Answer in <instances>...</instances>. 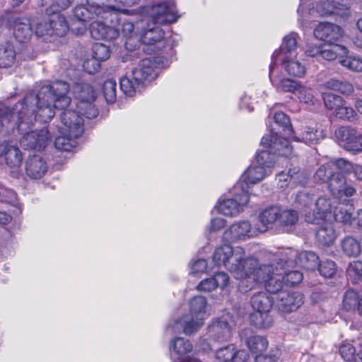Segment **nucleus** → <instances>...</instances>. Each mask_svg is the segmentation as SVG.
<instances>
[{
	"label": "nucleus",
	"mask_w": 362,
	"mask_h": 362,
	"mask_svg": "<svg viewBox=\"0 0 362 362\" xmlns=\"http://www.w3.org/2000/svg\"><path fill=\"white\" fill-rule=\"evenodd\" d=\"M69 85L63 81H55L33 90L10 109L0 108V134H23L24 127H29L35 121L47 122L54 116V110L64 109L71 103L67 95Z\"/></svg>",
	"instance_id": "nucleus-1"
},
{
	"label": "nucleus",
	"mask_w": 362,
	"mask_h": 362,
	"mask_svg": "<svg viewBox=\"0 0 362 362\" xmlns=\"http://www.w3.org/2000/svg\"><path fill=\"white\" fill-rule=\"evenodd\" d=\"M120 8L115 5H100V2L86 0V3L76 5L73 9L74 18L71 21L70 28L76 34H83L87 28V23L95 18H100L106 21H113L114 11H120Z\"/></svg>",
	"instance_id": "nucleus-2"
},
{
	"label": "nucleus",
	"mask_w": 362,
	"mask_h": 362,
	"mask_svg": "<svg viewBox=\"0 0 362 362\" xmlns=\"http://www.w3.org/2000/svg\"><path fill=\"white\" fill-rule=\"evenodd\" d=\"M154 78V63L150 58H145L120 78V89L127 96L133 97L146 81Z\"/></svg>",
	"instance_id": "nucleus-3"
},
{
	"label": "nucleus",
	"mask_w": 362,
	"mask_h": 362,
	"mask_svg": "<svg viewBox=\"0 0 362 362\" xmlns=\"http://www.w3.org/2000/svg\"><path fill=\"white\" fill-rule=\"evenodd\" d=\"M206 300L203 296H196L189 303L190 313L175 322L171 327L173 333L182 331L186 335L197 332L203 325L206 314Z\"/></svg>",
	"instance_id": "nucleus-4"
},
{
	"label": "nucleus",
	"mask_w": 362,
	"mask_h": 362,
	"mask_svg": "<svg viewBox=\"0 0 362 362\" xmlns=\"http://www.w3.org/2000/svg\"><path fill=\"white\" fill-rule=\"evenodd\" d=\"M261 144L268 149L257 153L256 163L271 173V168L274 166L276 154L284 157H289L292 155V147L288 141L285 138L278 136L277 132L275 136H264Z\"/></svg>",
	"instance_id": "nucleus-5"
},
{
	"label": "nucleus",
	"mask_w": 362,
	"mask_h": 362,
	"mask_svg": "<svg viewBox=\"0 0 362 362\" xmlns=\"http://www.w3.org/2000/svg\"><path fill=\"white\" fill-rule=\"evenodd\" d=\"M74 93L78 99L76 108L78 112L83 114L86 119L95 118L98 115V110L93 103L95 99V93L89 84H76L74 87Z\"/></svg>",
	"instance_id": "nucleus-6"
},
{
	"label": "nucleus",
	"mask_w": 362,
	"mask_h": 362,
	"mask_svg": "<svg viewBox=\"0 0 362 362\" xmlns=\"http://www.w3.org/2000/svg\"><path fill=\"white\" fill-rule=\"evenodd\" d=\"M11 21L13 23V36L16 40L24 47L22 50L25 59H33L36 55L33 53V48L28 45L32 36L33 28L30 20L26 18L12 16Z\"/></svg>",
	"instance_id": "nucleus-7"
},
{
	"label": "nucleus",
	"mask_w": 362,
	"mask_h": 362,
	"mask_svg": "<svg viewBox=\"0 0 362 362\" xmlns=\"http://www.w3.org/2000/svg\"><path fill=\"white\" fill-rule=\"evenodd\" d=\"M142 12L148 15L154 24L165 25L177 21L174 3L165 1L155 3L142 8Z\"/></svg>",
	"instance_id": "nucleus-8"
},
{
	"label": "nucleus",
	"mask_w": 362,
	"mask_h": 362,
	"mask_svg": "<svg viewBox=\"0 0 362 362\" xmlns=\"http://www.w3.org/2000/svg\"><path fill=\"white\" fill-rule=\"evenodd\" d=\"M234 198L220 202L216 206L218 213L226 216H235L249 202V195L242 183L234 186Z\"/></svg>",
	"instance_id": "nucleus-9"
},
{
	"label": "nucleus",
	"mask_w": 362,
	"mask_h": 362,
	"mask_svg": "<svg viewBox=\"0 0 362 362\" xmlns=\"http://www.w3.org/2000/svg\"><path fill=\"white\" fill-rule=\"evenodd\" d=\"M338 144L346 151L354 153L362 152V134L351 126H341L334 133Z\"/></svg>",
	"instance_id": "nucleus-10"
},
{
	"label": "nucleus",
	"mask_w": 362,
	"mask_h": 362,
	"mask_svg": "<svg viewBox=\"0 0 362 362\" xmlns=\"http://www.w3.org/2000/svg\"><path fill=\"white\" fill-rule=\"evenodd\" d=\"M279 260L288 267L298 265L308 270L314 271L317 265V255L313 252H298L293 249H286L281 253Z\"/></svg>",
	"instance_id": "nucleus-11"
},
{
	"label": "nucleus",
	"mask_w": 362,
	"mask_h": 362,
	"mask_svg": "<svg viewBox=\"0 0 362 362\" xmlns=\"http://www.w3.org/2000/svg\"><path fill=\"white\" fill-rule=\"evenodd\" d=\"M84 117L78 112V109L65 110L60 115L62 125L59 127V133L66 134L71 136H81L84 130Z\"/></svg>",
	"instance_id": "nucleus-12"
},
{
	"label": "nucleus",
	"mask_w": 362,
	"mask_h": 362,
	"mask_svg": "<svg viewBox=\"0 0 362 362\" xmlns=\"http://www.w3.org/2000/svg\"><path fill=\"white\" fill-rule=\"evenodd\" d=\"M333 164L322 165L318 168V182L325 183L333 197L339 194L341 188L346 184V177L337 171H333Z\"/></svg>",
	"instance_id": "nucleus-13"
},
{
	"label": "nucleus",
	"mask_w": 362,
	"mask_h": 362,
	"mask_svg": "<svg viewBox=\"0 0 362 362\" xmlns=\"http://www.w3.org/2000/svg\"><path fill=\"white\" fill-rule=\"evenodd\" d=\"M140 40L144 45V52H156L161 50L165 47L164 31L159 26L152 28L144 27L141 29Z\"/></svg>",
	"instance_id": "nucleus-14"
},
{
	"label": "nucleus",
	"mask_w": 362,
	"mask_h": 362,
	"mask_svg": "<svg viewBox=\"0 0 362 362\" xmlns=\"http://www.w3.org/2000/svg\"><path fill=\"white\" fill-rule=\"evenodd\" d=\"M277 261H279V259L276 260V263L260 264L257 258L254 257H247L245 260L247 270L245 278L252 276L254 281L264 284L274 274L276 267H279L276 264Z\"/></svg>",
	"instance_id": "nucleus-15"
},
{
	"label": "nucleus",
	"mask_w": 362,
	"mask_h": 362,
	"mask_svg": "<svg viewBox=\"0 0 362 362\" xmlns=\"http://www.w3.org/2000/svg\"><path fill=\"white\" fill-rule=\"evenodd\" d=\"M298 37V33L294 32L289 33L284 37L282 44L279 49L273 53L272 57V63L269 65V78L273 84L274 83V81L272 77V72L276 61L283 58L291 59V57H297L298 49L297 42Z\"/></svg>",
	"instance_id": "nucleus-16"
},
{
	"label": "nucleus",
	"mask_w": 362,
	"mask_h": 362,
	"mask_svg": "<svg viewBox=\"0 0 362 362\" xmlns=\"http://www.w3.org/2000/svg\"><path fill=\"white\" fill-rule=\"evenodd\" d=\"M259 233L257 228L252 227L249 221H242L233 223L226 230L223 234V240L226 243H233L255 237Z\"/></svg>",
	"instance_id": "nucleus-17"
},
{
	"label": "nucleus",
	"mask_w": 362,
	"mask_h": 362,
	"mask_svg": "<svg viewBox=\"0 0 362 362\" xmlns=\"http://www.w3.org/2000/svg\"><path fill=\"white\" fill-rule=\"evenodd\" d=\"M301 3L298 9L299 16L298 21L302 28L305 32H309L313 28V34L316 37L315 32L317 25H315L317 18V8L315 0H300Z\"/></svg>",
	"instance_id": "nucleus-18"
},
{
	"label": "nucleus",
	"mask_w": 362,
	"mask_h": 362,
	"mask_svg": "<svg viewBox=\"0 0 362 362\" xmlns=\"http://www.w3.org/2000/svg\"><path fill=\"white\" fill-rule=\"evenodd\" d=\"M50 139L49 131L43 128L39 131H32L24 134L20 139V144L25 149L40 151L45 148Z\"/></svg>",
	"instance_id": "nucleus-19"
},
{
	"label": "nucleus",
	"mask_w": 362,
	"mask_h": 362,
	"mask_svg": "<svg viewBox=\"0 0 362 362\" xmlns=\"http://www.w3.org/2000/svg\"><path fill=\"white\" fill-rule=\"evenodd\" d=\"M245 250L243 248L233 247L224 267L235 274L236 279L245 278L247 268L245 267Z\"/></svg>",
	"instance_id": "nucleus-20"
},
{
	"label": "nucleus",
	"mask_w": 362,
	"mask_h": 362,
	"mask_svg": "<svg viewBox=\"0 0 362 362\" xmlns=\"http://www.w3.org/2000/svg\"><path fill=\"white\" fill-rule=\"evenodd\" d=\"M240 337L252 354H262L268 347V341L266 337L256 334L250 329H243Z\"/></svg>",
	"instance_id": "nucleus-21"
},
{
	"label": "nucleus",
	"mask_w": 362,
	"mask_h": 362,
	"mask_svg": "<svg viewBox=\"0 0 362 362\" xmlns=\"http://www.w3.org/2000/svg\"><path fill=\"white\" fill-rule=\"evenodd\" d=\"M0 156H4L6 165L13 169L14 176H17L22 162V155L18 148L6 141L0 143Z\"/></svg>",
	"instance_id": "nucleus-22"
},
{
	"label": "nucleus",
	"mask_w": 362,
	"mask_h": 362,
	"mask_svg": "<svg viewBox=\"0 0 362 362\" xmlns=\"http://www.w3.org/2000/svg\"><path fill=\"white\" fill-rule=\"evenodd\" d=\"M303 295L298 292L281 291L278 293L277 304L282 312L296 310L303 304Z\"/></svg>",
	"instance_id": "nucleus-23"
},
{
	"label": "nucleus",
	"mask_w": 362,
	"mask_h": 362,
	"mask_svg": "<svg viewBox=\"0 0 362 362\" xmlns=\"http://www.w3.org/2000/svg\"><path fill=\"white\" fill-rule=\"evenodd\" d=\"M100 18H95L90 25V33L95 40H113L119 35V30L113 26H108L105 22H102Z\"/></svg>",
	"instance_id": "nucleus-24"
},
{
	"label": "nucleus",
	"mask_w": 362,
	"mask_h": 362,
	"mask_svg": "<svg viewBox=\"0 0 362 362\" xmlns=\"http://www.w3.org/2000/svg\"><path fill=\"white\" fill-rule=\"evenodd\" d=\"M269 173V170L255 163L247 168L242 175L240 180L237 183H242L248 194L250 185H254L260 182Z\"/></svg>",
	"instance_id": "nucleus-25"
},
{
	"label": "nucleus",
	"mask_w": 362,
	"mask_h": 362,
	"mask_svg": "<svg viewBox=\"0 0 362 362\" xmlns=\"http://www.w3.org/2000/svg\"><path fill=\"white\" fill-rule=\"evenodd\" d=\"M342 35L343 30L337 25L327 22L318 23V40L321 43H338Z\"/></svg>",
	"instance_id": "nucleus-26"
},
{
	"label": "nucleus",
	"mask_w": 362,
	"mask_h": 362,
	"mask_svg": "<svg viewBox=\"0 0 362 362\" xmlns=\"http://www.w3.org/2000/svg\"><path fill=\"white\" fill-rule=\"evenodd\" d=\"M248 354L243 350H237L233 344L219 348L216 351L218 362H245Z\"/></svg>",
	"instance_id": "nucleus-27"
},
{
	"label": "nucleus",
	"mask_w": 362,
	"mask_h": 362,
	"mask_svg": "<svg viewBox=\"0 0 362 362\" xmlns=\"http://www.w3.org/2000/svg\"><path fill=\"white\" fill-rule=\"evenodd\" d=\"M296 202L301 205L303 208V213L305 214V221L310 223H315L317 220V215L315 210L307 211V209H312L313 206H317V199L315 198L314 194H310L306 191H302L297 194L296 197Z\"/></svg>",
	"instance_id": "nucleus-28"
},
{
	"label": "nucleus",
	"mask_w": 362,
	"mask_h": 362,
	"mask_svg": "<svg viewBox=\"0 0 362 362\" xmlns=\"http://www.w3.org/2000/svg\"><path fill=\"white\" fill-rule=\"evenodd\" d=\"M281 215V209L276 206H272L262 211L259 216V224L257 226L259 233H264L272 228L278 221Z\"/></svg>",
	"instance_id": "nucleus-29"
},
{
	"label": "nucleus",
	"mask_w": 362,
	"mask_h": 362,
	"mask_svg": "<svg viewBox=\"0 0 362 362\" xmlns=\"http://www.w3.org/2000/svg\"><path fill=\"white\" fill-rule=\"evenodd\" d=\"M47 166L43 158L38 155L30 156L25 163L27 175L31 179H40L47 172Z\"/></svg>",
	"instance_id": "nucleus-30"
},
{
	"label": "nucleus",
	"mask_w": 362,
	"mask_h": 362,
	"mask_svg": "<svg viewBox=\"0 0 362 362\" xmlns=\"http://www.w3.org/2000/svg\"><path fill=\"white\" fill-rule=\"evenodd\" d=\"M209 334L214 340L221 342L230 338L232 330L227 321L217 319L209 326Z\"/></svg>",
	"instance_id": "nucleus-31"
},
{
	"label": "nucleus",
	"mask_w": 362,
	"mask_h": 362,
	"mask_svg": "<svg viewBox=\"0 0 362 362\" xmlns=\"http://www.w3.org/2000/svg\"><path fill=\"white\" fill-rule=\"evenodd\" d=\"M193 349V346L189 341L183 337H175L170 342L171 359L173 362L182 360Z\"/></svg>",
	"instance_id": "nucleus-32"
},
{
	"label": "nucleus",
	"mask_w": 362,
	"mask_h": 362,
	"mask_svg": "<svg viewBox=\"0 0 362 362\" xmlns=\"http://www.w3.org/2000/svg\"><path fill=\"white\" fill-rule=\"evenodd\" d=\"M337 233L332 222H318V247H329L334 244Z\"/></svg>",
	"instance_id": "nucleus-33"
},
{
	"label": "nucleus",
	"mask_w": 362,
	"mask_h": 362,
	"mask_svg": "<svg viewBox=\"0 0 362 362\" xmlns=\"http://www.w3.org/2000/svg\"><path fill=\"white\" fill-rule=\"evenodd\" d=\"M276 264L279 266L276 267V271L264 283V286L267 292L269 293H279L281 291L284 286L283 273L285 267H287L284 264V262L279 259Z\"/></svg>",
	"instance_id": "nucleus-34"
},
{
	"label": "nucleus",
	"mask_w": 362,
	"mask_h": 362,
	"mask_svg": "<svg viewBox=\"0 0 362 362\" xmlns=\"http://www.w3.org/2000/svg\"><path fill=\"white\" fill-rule=\"evenodd\" d=\"M347 52V49L339 43H319L318 55L327 61H332L341 54Z\"/></svg>",
	"instance_id": "nucleus-35"
},
{
	"label": "nucleus",
	"mask_w": 362,
	"mask_h": 362,
	"mask_svg": "<svg viewBox=\"0 0 362 362\" xmlns=\"http://www.w3.org/2000/svg\"><path fill=\"white\" fill-rule=\"evenodd\" d=\"M273 303V298L266 291L257 292L250 298L251 306L255 311L269 312Z\"/></svg>",
	"instance_id": "nucleus-36"
},
{
	"label": "nucleus",
	"mask_w": 362,
	"mask_h": 362,
	"mask_svg": "<svg viewBox=\"0 0 362 362\" xmlns=\"http://www.w3.org/2000/svg\"><path fill=\"white\" fill-rule=\"evenodd\" d=\"M284 71L291 76L301 77L304 75L305 66L297 59V57H291V59H279Z\"/></svg>",
	"instance_id": "nucleus-37"
},
{
	"label": "nucleus",
	"mask_w": 362,
	"mask_h": 362,
	"mask_svg": "<svg viewBox=\"0 0 362 362\" xmlns=\"http://www.w3.org/2000/svg\"><path fill=\"white\" fill-rule=\"evenodd\" d=\"M16 58L13 45L9 42L0 45V67L11 66Z\"/></svg>",
	"instance_id": "nucleus-38"
},
{
	"label": "nucleus",
	"mask_w": 362,
	"mask_h": 362,
	"mask_svg": "<svg viewBox=\"0 0 362 362\" xmlns=\"http://www.w3.org/2000/svg\"><path fill=\"white\" fill-rule=\"evenodd\" d=\"M48 21L52 25V35L62 37L66 35L69 25L63 16L57 13L49 16Z\"/></svg>",
	"instance_id": "nucleus-39"
},
{
	"label": "nucleus",
	"mask_w": 362,
	"mask_h": 362,
	"mask_svg": "<svg viewBox=\"0 0 362 362\" xmlns=\"http://www.w3.org/2000/svg\"><path fill=\"white\" fill-rule=\"evenodd\" d=\"M341 245L344 254L347 257H357L361 252V243L352 236H346Z\"/></svg>",
	"instance_id": "nucleus-40"
},
{
	"label": "nucleus",
	"mask_w": 362,
	"mask_h": 362,
	"mask_svg": "<svg viewBox=\"0 0 362 362\" xmlns=\"http://www.w3.org/2000/svg\"><path fill=\"white\" fill-rule=\"evenodd\" d=\"M327 88L340 93L341 94L349 96L354 91L353 85L346 81H339L331 78L325 83Z\"/></svg>",
	"instance_id": "nucleus-41"
},
{
	"label": "nucleus",
	"mask_w": 362,
	"mask_h": 362,
	"mask_svg": "<svg viewBox=\"0 0 362 362\" xmlns=\"http://www.w3.org/2000/svg\"><path fill=\"white\" fill-rule=\"evenodd\" d=\"M269 312L255 311L250 315L251 324L258 329H267L270 327L273 322Z\"/></svg>",
	"instance_id": "nucleus-42"
},
{
	"label": "nucleus",
	"mask_w": 362,
	"mask_h": 362,
	"mask_svg": "<svg viewBox=\"0 0 362 362\" xmlns=\"http://www.w3.org/2000/svg\"><path fill=\"white\" fill-rule=\"evenodd\" d=\"M362 297L353 288H348L344 293L342 299V308L344 310L355 311Z\"/></svg>",
	"instance_id": "nucleus-43"
},
{
	"label": "nucleus",
	"mask_w": 362,
	"mask_h": 362,
	"mask_svg": "<svg viewBox=\"0 0 362 362\" xmlns=\"http://www.w3.org/2000/svg\"><path fill=\"white\" fill-rule=\"evenodd\" d=\"M333 164L332 170L333 171H337L345 176V175H350L354 170V165L342 158H337L335 160H329L325 163H321L322 165H329Z\"/></svg>",
	"instance_id": "nucleus-44"
},
{
	"label": "nucleus",
	"mask_w": 362,
	"mask_h": 362,
	"mask_svg": "<svg viewBox=\"0 0 362 362\" xmlns=\"http://www.w3.org/2000/svg\"><path fill=\"white\" fill-rule=\"evenodd\" d=\"M78 137L60 133V135L55 139L54 146L59 151H69L76 146V139Z\"/></svg>",
	"instance_id": "nucleus-45"
},
{
	"label": "nucleus",
	"mask_w": 362,
	"mask_h": 362,
	"mask_svg": "<svg viewBox=\"0 0 362 362\" xmlns=\"http://www.w3.org/2000/svg\"><path fill=\"white\" fill-rule=\"evenodd\" d=\"M322 98L325 107L333 112L339 107L340 105L346 103V101L340 95L330 92L322 93Z\"/></svg>",
	"instance_id": "nucleus-46"
},
{
	"label": "nucleus",
	"mask_w": 362,
	"mask_h": 362,
	"mask_svg": "<svg viewBox=\"0 0 362 362\" xmlns=\"http://www.w3.org/2000/svg\"><path fill=\"white\" fill-rule=\"evenodd\" d=\"M233 247L229 244H224L217 247L213 255V262L216 266L225 265Z\"/></svg>",
	"instance_id": "nucleus-47"
},
{
	"label": "nucleus",
	"mask_w": 362,
	"mask_h": 362,
	"mask_svg": "<svg viewBox=\"0 0 362 362\" xmlns=\"http://www.w3.org/2000/svg\"><path fill=\"white\" fill-rule=\"evenodd\" d=\"M346 273L352 284L362 283V261L354 260L350 262Z\"/></svg>",
	"instance_id": "nucleus-48"
},
{
	"label": "nucleus",
	"mask_w": 362,
	"mask_h": 362,
	"mask_svg": "<svg viewBox=\"0 0 362 362\" xmlns=\"http://www.w3.org/2000/svg\"><path fill=\"white\" fill-rule=\"evenodd\" d=\"M318 272L325 279H331L337 272L336 263L331 259L318 261Z\"/></svg>",
	"instance_id": "nucleus-49"
},
{
	"label": "nucleus",
	"mask_w": 362,
	"mask_h": 362,
	"mask_svg": "<svg viewBox=\"0 0 362 362\" xmlns=\"http://www.w3.org/2000/svg\"><path fill=\"white\" fill-rule=\"evenodd\" d=\"M336 118L346 121L353 122L357 117L356 110L350 106H347L346 103L340 105L339 107L334 112Z\"/></svg>",
	"instance_id": "nucleus-50"
},
{
	"label": "nucleus",
	"mask_w": 362,
	"mask_h": 362,
	"mask_svg": "<svg viewBox=\"0 0 362 362\" xmlns=\"http://www.w3.org/2000/svg\"><path fill=\"white\" fill-rule=\"evenodd\" d=\"M298 220V214L294 210H285L281 211L279 216V223L281 226L287 228L293 226Z\"/></svg>",
	"instance_id": "nucleus-51"
},
{
	"label": "nucleus",
	"mask_w": 362,
	"mask_h": 362,
	"mask_svg": "<svg viewBox=\"0 0 362 362\" xmlns=\"http://www.w3.org/2000/svg\"><path fill=\"white\" fill-rule=\"evenodd\" d=\"M332 218H334L337 222L349 225L351 224V222L354 219L352 213L349 212L343 206L334 207Z\"/></svg>",
	"instance_id": "nucleus-52"
},
{
	"label": "nucleus",
	"mask_w": 362,
	"mask_h": 362,
	"mask_svg": "<svg viewBox=\"0 0 362 362\" xmlns=\"http://www.w3.org/2000/svg\"><path fill=\"white\" fill-rule=\"evenodd\" d=\"M340 64L347 69L356 72L362 71V58L356 56H345L339 59Z\"/></svg>",
	"instance_id": "nucleus-53"
},
{
	"label": "nucleus",
	"mask_w": 362,
	"mask_h": 362,
	"mask_svg": "<svg viewBox=\"0 0 362 362\" xmlns=\"http://www.w3.org/2000/svg\"><path fill=\"white\" fill-rule=\"evenodd\" d=\"M332 205L329 199L318 197V219L326 220L332 218Z\"/></svg>",
	"instance_id": "nucleus-54"
},
{
	"label": "nucleus",
	"mask_w": 362,
	"mask_h": 362,
	"mask_svg": "<svg viewBox=\"0 0 362 362\" xmlns=\"http://www.w3.org/2000/svg\"><path fill=\"white\" fill-rule=\"evenodd\" d=\"M105 98L108 103H113L117 98V83L113 79L105 81L103 86Z\"/></svg>",
	"instance_id": "nucleus-55"
},
{
	"label": "nucleus",
	"mask_w": 362,
	"mask_h": 362,
	"mask_svg": "<svg viewBox=\"0 0 362 362\" xmlns=\"http://www.w3.org/2000/svg\"><path fill=\"white\" fill-rule=\"evenodd\" d=\"M52 25L49 23L48 18L38 23L35 28V35L37 37H42L45 41H50L52 35Z\"/></svg>",
	"instance_id": "nucleus-56"
},
{
	"label": "nucleus",
	"mask_w": 362,
	"mask_h": 362,
	"mask_svg": "<svg viewBox=\"0 0 362 362\" xmlns=\"http://www.w3.org/2000/svg\"><path fill=\"white\" fill-rule=\"evenodd\" d=\"M275 124L281 127L283 131L285 132L286 136H289L293 133V128L291 124L290 118L284 112H276L274 116Z\"/></svg>",
	"instance_id": "nucleus-57"
},
{
	"label": "nucleus",
	"mask_w": 362,
	"mask_h": 362,
	"mask_svg": "<svg viewBox=\"0 0 362 362\" xmlns=\"http://www.w3.org/2000/svg\"><path fill=\"white\" fill-rule=\"evenodd\" d=\"M284 283L285 286L293 287L299 284L303 279V274L298 271L284 272Z\"/></svg>",
	"instance_id": "nucleus-58"
},
{
	"label": "nucleus",
	"mask_w": 362,
	"mask_h": 362,
	"mask_svg": "<svg viewBox=\"0 0 362 362\" xmlns=\"http://www.w3.org/2000/svg\"><path fill=\"white\" fill-rule=\"evenodd\" d=\"M300 88V84L296 81L289 78H283L276 85V89L279 92L295 93Z\"/></svg>",
	"instance_id": "nucleus-59"
},
{
	"label": "nucleus",
	"mask_w": 362,
	"mask_h": 362,
	"mask_svg": "<svg viewBox=\"0 0 362 362\" xmlns=\"http://www.w3.org/2000/svg\"><path fill=\"white\" fill-rule=\"evenodd\" d=\"M74 0H52L51 5L45 11L47 16L57 13L61 10L67 8Z\"/></svg>",
	"instance_id": "nucleus-60"
},
{
	"label": "nucleus",
	"mask_w": 362,
	"mask_h": 362,
	"mask_svg": "<svg viewBox=\"0 0 362 362\" xmlns=\"http://www.w3.org/2000/svg\"><path fill=\"white\" fill-rule=\"evenodd\" d=\"M93 57L96 60L103 62L107 59L110 57V50L108 47L102 44L96 43L93 46Z\"/></svg>",
	"instance_id": "nucleus-61"
},
{
	"label": "nucleus",
	"mask_w": 362,
	"mask_h": 362,
	"mask_svg": "<svg viewBox=\"0 0 362 362\" xmlns=\"http://www.w3.org/2000/svg\"><path fill=\"white\" fill-rule=\"evenodd\" d=\"M146 21L144 19H141L139 21H136L135 24H134L132 21H124L122 25V33L124 37H128L130 35L134 30L139 31L143 28V25H146Z\"/></svg>",
	"instance_id": "nucleus-62"
},
{
	"label": "nucleus",
	"mask_w": 362,
	"mask_h": 362,
	"mask_svg": "<svg viewBox=\"0 0 362 362\" xmlns=\"http://www.w3.org/2000/svg\"><path fill=\"white\" fill-rule=\"evenodd\" d=\"M341 358L346 362H353L356 354L355 347L349 343H343L339 349Z\"/></svg>",
	"instance_id": "nucleus-63"
},
{
	"label": "nucleus",
	"mask_w": 362,
	"mask_h": 362,
	"mask_svg": "<svg viewBox=\"0 0 362 362\" xmlns=\"http://www.w3.org/2000/svg\"><path fill=\"white\" fill-rule=\"evenodd\" d=\"M279 351H272L269 354H259L255 356V362H277Z\"/></svg>",
	"instance_id": "nucleus-64"
}]
</instances>
